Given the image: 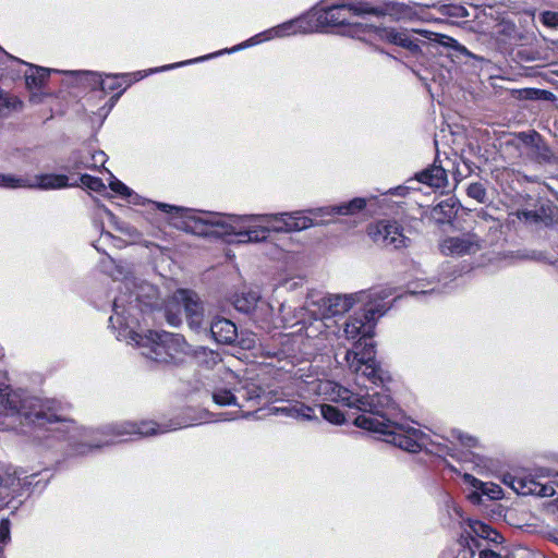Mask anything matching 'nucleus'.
Instances as JSON below:
<instances>
[{
	"mask_svg": "<svg viewBox=\"0 0 558 558\" xmlns=\"http://www.w3.org/2000/svg\"><path fill=\"white\" fill-rule=\"evenodd\" d=\"M0 410L5 411L7 416L17 420L22 426H33L38 439L41 438L38 432L43 428L54 434L70 428L69 425L64 428L56 426L64 421L56 413L50 401L27 396L23 391H12L3 383L0 384Z\"/></svg>",
	"mask_w": 558,
	"mask_h": 558,
	"instance_id": "obj_1",
	"label": "nucleus"
},
{
	"mask_svg": "<svg viewBox=\"0 0 558 558\" xmlns=\"http://www.w3.org/2000/svg\"><path fill=\"white\" fill-rule=\"evenodd\" d=\"M120 294L113 301V315L109 323L119 325L120 329L137 328L140 319L153 310L158 291L155 286L138 279L134 275H126L119 287Z\"/></svg>",
	"mask_w": 558,
	"mask_h": 558,
	"instance_id": "obj_2",
	"label": "nucleus"
},
{
	"mask_svg": "<svg viewBox=\"0 0 558 558\" xmlns=\"http://www.w3.org/2000/svg\"><path fill=\"white\" fill-rule=\"evenodd\" d=\"M119 336L134 343L143 356L157 363L178 362L190 350L181 335L163 330L140 332L136 328H125L120 330Z\"/></svg>",
	"mask_w": 558,
	"mask_h": 558,
	"instance_id": "obj_3",
	"label": "nucleus"
},
{
	"mask_svg": "<svg viewBox=\"0 0 558 558\" xmlns=\"http://www.w3.org/2000/svg\"><path fill=\"white\" fill-rule=\"evenodd\" d=\"M354 408L364 412L354 420V425L359 428L379 433L393 427V421L398 413V408L392 398L386 391L368 390L365 393H357Z\"/></svg>",
	"mask_w": 558,
	"mask_h": 558,
	"instance_id": "obj_4",
	"label": "nucleus"
},
{
	"mask_svg": "<svg viewBox=\"0 0 558 558\" xmlns=\"http://www.w3.org/2000/svg\"><path fill=\"white\" fill-rule=\"evenodd\" d=\"M193 226L191 230L201 235L211 233L210 228H220L223 233L235 234L236 236H247V240H238V243H252L265 241L270 232L268 227H250L243 231H236L233 220L229 221L216 213H209L205 216L192 217Z\"/></svg>",
	"mask_w": 558,
	"mask_h": 558,
	"instance_id": "obj_5",
	"label": "nucleus"
},
{
	"mask_svg": "<svg viewBox=\"0 0 558 558\" xmlns=\"http://www.w3.org/2000/svg\"><path fill=\"white\" fill-rule=\"evenodd\" d=\"M185 312L192 329L198 330L204 323V307L196 293L189 290H178L166 306V319L171 326L182 322L181 311Z\"/></svg>",
	"mask_w": 558,
	"mask_h": 558,
	"instance_id": "obj_6",
	"label": "nucleus"
},
{
	"mask_svg": "<svg viewBox=\"0 0 558 558\" xmlns=\"http://www.w3.org/2000/svg\"><path fill=\"white\" fill-rule=\"evenodd\" d=\"M361 313L351 316L343 327L344 336L348 340L355 341L353 349L362 350L367 339L373 337L375 328V315H383L386 311L385 305H373L369 301Z\"/></svg>",
	"mask_w": 558,
	"mask_h": 558,
	"instance_id": "obj_7",
	"label": "nucleus"
},
{
	"mask_svg": "<svg viewBox=\"0 0 558 558\" xmlns=\"http://www.w3.org/2000/svg\"><path fill=\"white\" fill-rule=\"evenodd\" d=\"M410 232V230H407ZM368 235L383 247L399 250L407 247L410 238L405 229L397 220H380L368 228Z\"/></svg>",
	"mask_w": 558,
	"mask_h": 558,
	"instance_id": "obj_8",
	"label": "nucleus"
},
{
	"mask_svg": "<svg viewBox=\"0 0 558 558\" xmlns=\"http://www.w3.org/2000/svg\"><path fill=\"white\" fill-rule=\"evenodd\" d=\"M238 220H262L270 223L268 227L274 232H296L314 226L313 218L303 211L281 213L277 215H252L238 218Z\"/></svg>",
	"mask_w": 558,
	"mask_h": 558,
	"instance_id": "obj_9",
	"label": "nucleus"
},
{
	"mask_svg": "<svg viewBox=\"0 0 558 558\" xmlns=\"http://www.w3.org/2000/svg\"><path fill=\"white\" fill-rule=\"evenodd\" d=\"M345 361L353 373L361 374L374 384L383 381L381 369L375 360L373 343H365L362 350H348Z\"/></svg>",
	"mask_w": 558,
	"mask_h": 558,
	"instance_id": "obj_10",
	"label": "nucleus"
},
{
	"mask_svg": "<svg viewBox=\"0 0 558 558\" xmlns=\"http://www.w3.org/2000/svg\"><path fill=\"white\" fill-rule=\"evenodd\" d=\"M372 294L365 291L352 294H331L322 298L318 301L322 319L348 312L355 303H366L371 301Z\"/></svg>",
	"mask_w": 558,
	"mask_h": 558,
	"instance_id": "obj_11",
	"label": "nucleus"
},
{
	"mask_svg": "<svg viewBox=\"0 0 558 558\" xmlns=\"http://www.w3.org/2000/svg\"><path fill=\"white\" fill-rule=\"evenodd\" d=\"M378 434L385 435L386 441L409 452H417L422 449L424 434L410 426H404L393 421V427L387 430H380Z\"/></svg>",
	"mask_w": 558,
	"mask_h": 558,
	"instance_id": "obj_12",
	"label": "nucleus"
},
{
	"mask_svg": "<svg viewBox=\"0 0 558 558\" xmlns=\"http://www.w3.org/2000/svg\"><path fill=\"white\" fill-rule=\"evenodd\" d=\"M483 248V240L477 232H466L454 236L445 238L439 250L447 256H463L476 254Z\"/></svg>",
	"mask_w": 558,
	"mask_h": 558,
	"instance_id": "obj_13",
	"label": "nucleus"
},
{
	"mask_svg": "<svg viewBox=\"0 0 558 558\" xmlns=\"http://www.w3.org/2000/svg\"><path fill=\"white\" fill-rule=\"evenodd\" d=\"M353 11L356 14H372V15H384L385 11L377 7H372L367 3L359 5H336L325 11L324 16L320 19L331 25H342L349 22V15Z\"/></svg>",
	"mask_w": 558,
	"mask_h": 558,
	"instance_id": "obj_14",
	"label": "nucleus"
},
{
	"mask_svg": "<svg viewBox=\"0 0 558 558\" xmlns=\"http://www.w3.org/2000/svg\"><path fill=\"white\" fill-rule=\"evenodd\" d=\"M157 425L154 422H142L141 424L124 422L109 426L106 434L112 436L140 435L150 436L157 434Z\"/></svg>",
	"mask_w": 558,
	"mask_h": 558,
	"instance_id": "obj_15",
	"label": "nucleus"
},
{
	"mask_svg": "<svg viewBox=\"0 0 558 558\" xmlns=\"http://www.w3.org/2000/svg\"><path fill=\"white\" fill-rule=\"evenodd\" d=\"M463 480L475 489L468 496L473 504H480L483 495H486L492 500L500 498L501 489L498 485L484 483L468 473L463 475Z\"/></svg>",
	"mask_w": 558,
	"mask_h": 558,
	"instance_id": "obj_16",
	"label": "nucleus"
},
{
	"mask_svg": "<svg viewBox=\"0 0 558 558\" xmlns=\"http://www.w3.org/2000/svg\"><path fill=\"white\" fill-rule=\"evenodd\" d=\"M366 206V199L362 197L353 198L348 203H343L337 206H327L311 209L310 214L314 217H324L328 215H353L362 210Z\"/></svg>",
	"mask_w": 558,
	"mask_h": 558,
	"instance_id": "obj_17",
	"label": "nucleus"
},
{
	"mask_svg": "<svg viewBox=\"0 0 558 558\" xmlns=\"http://www.w3.org/2000/svg\"><path fill=\"white\" fill-rule=\"evenodd\" d=\"M302 23L303 22L301 20H294V21H289V22L282 23L276 27H272V28L251 38L250 45L257 44L263 40H268V39L275 38V37H284V36H289V35H293V34L303 32L304 27L302 26Z\"/></svg>",
	"mask_w": 558,
	"mask_h": 558,
	"instance_id": "obj_18",
	"label": "nucleus"
},
{
	"mask_svg": "<svg viewBox=\"0 0 558 558\" xmlns=\"http://www.w3.org/2000/svg\"><path fill=\"white\" fill-rule=\"evenodd\" d=\"M211 337L222 344H231L238 338L235 325L227 318H216L210 324Z\"/></svg>",
	"mask_w": 558,
	"mask_h": 558,
	"instance_id": "obj_19",
	"label": "nucleus"
},
{
	"mask_svg": "<svg viewBox=\"0 0 558 558\" xmlns=\"http://www.w3.org/2000/svg\"><path fill=\"white\" fill-rule=\"evenodd\" d=\"M375 33L379 39L400 46L412 52H417L420 50L417 43L412 40L405 32L397 31L395 28H377Z\"/></svg>",
	"mask_w": 558,
	"mask_h": 558,
	"instance_id": "obj_20",
	"label": "nucleus"
},
{
	"mask_svg": "<svg viewBox=\"0 0 558 558\" xmlns=\"http://www.w3.org/2000/svg\"><path fill=\"white\" fill-rule=\"evenodd\" d=\"M68 177L64 174H41L28 177L27 189L56 190L66 187Z\"/></svg>",
	"mask_w": 558,
	"mask_h": 558,
	"instance_id": "obj_21",
	"label": "nucleus"
},
{
	"mask_svg": "<svg viewBox=\"0 0 558 558\" xmlns=\"http://www.w3.org/2000/svg\"><path fill=\"white\" fill-rule=\"evenodd\" d=\"M324 392L329 396V399L335 402H341L349 408H354L356 395L348 388L332 381H327L322 387Z\"/></svg>",
	"mask_w": 558,
	"mask_h": 558,
	"instance_id": "obj_22",
	"label": "nucleus"
},
{
	"mask_svg": "<svg viewBox=\"0 0 558 558\" xmlns=\"http://www.w3.org/2000/svg\"><path fill=\"white\" fill-rule=\"evenodd\" d=\"M504 483L508 484L515 493L521 495H537L541 483L530 477H519L511 474L504 476Z\"/></svg>",
	"mask_w": 558,
	"mask_h": 558,
	"instance_id": "obj_23",
	"label": "nucleus"
},
{
	"mask_svg": "<svg viewBox=\"0 0 558 558\" xmlns=\"http://www.w3.org/2000/svg\"><path fill=\"white\" fill-rule=\"evenodd\" d=\"M416 179L430 186L440 189L447 184V173L441 166L433 165L429 168L423 170L416 174Z\"/></svg>",
	"mask_w": 558,
	"mask_h": 558,
	"instance_id": "obj_24",
	"label": "nucleus"
},
{
	"mask_svg": "<svg viewBox=\"0 0 558 558\" xmlns=\"http://www.w3.org/2000/svg\"><path fill=\"white\" fill-rule=\"evenodd\" d=\"M71 74H75L80 76L81 81H84L90 86L92 88H95L96 86H99L102 92H112L116 88L120 87V84L116 81L112 82H106L101 78V76L98 73L95 72H70ZM117 77L114 76L113 80Z\"/></svg>",
	"mask_w": 558,
	"mask_h": 558,
	"instance_id": "obj_25",
	"label": "nucleus"
},
{
	"mask_svg": "<svg viewBox=\"0 0 558 558\" xmlns=\"http://www.w3.org/2000/svg\"><path fill=\"white\" fill-rule=\"evenodd\" d=\"M277 411H280L282 413H286L288 416L302 421H310L316 418L314 409L303 403H295L289 407L280 408L277 409Z\"/></svg>",
	"mask_w": 558,
	"mask_h": 558,
	"instance_id": "obj_26",
	"label": "nucleus"
},
{
	"mask_svg": "<svg viewBox=\"0 0 558 558\" xmlns=\"http://www.w3.org/2000/svg\"><path fill=\"white\" fill-rule=\"evenodd\" d=\"M259 300V295L254 291L243 292L235 296L234 299V307L243 313H250L255 308L257 302Z\"/></svg>",
	"mask_w": 558,
	"mask_h": 558,
	"instance_id": "obj_27",
	"label": "nucleus"
},
{
	"mask_svg": "<svg viewBox=\"0 0 558 558\" xmlns=\"http://www.w3.org/2000/svg\"><path fill=\"white\" fill-rule=\"evenodd\" d=\"M521 136L526 145H530L536 149V151L538 154L539 161L549 160L550 151H549L548 147L542 143V140H541V136L538 133L534 132L530 135L522 133Z\"/></svg>",
	"mask_w": 558,
	"mask_h": 558,
	"instance_id": "obj_28",
	"label": "nucleus"
},
{
	"mask_svg": "<svg viewBox=\"0 0 558 558\" xmlns=\"http://www.w3.org/2000/svg\"><path fill=\"white\" fill-rule=\"evenodd\" d=\"M21 108L22 102L15 96L0 93V118H5Z\"/></svg>",
	"mask_w": 558,
	"mask_h": 558,
	"instance_id": "obj_29",
	"label": "nucleus"
},
{
	"mask_svg": "<svg viewBox=\"0 0 558 558\" xmlns=\"http://www.w3.org/2000/svg\"><path fill=\"white\" fill-rule=\"evenodd\" d=\"M28 177H17L13 174L0 173V187L4 189H27Z\"/></svg>",
	"mask_w": 558,
	"mask_h": 558,
	"instance_id": "obj_30",
	"label": "nucleus"
},
{
	"mask_svg": "<svg viewBox=\"0 0 558 558\" xmlns=\"http://www.w3.org/2000/svg\"><path fill=\"white\" fill-rule=\"evenodd\" d=\"M320 412L323 417L332 424H341L344 422L343 413L333 405L323 404L320 405Z\"/></svg>",
	"mask_w": 558,
	"mask_h": 558,
	"instance_id": "obj_31",
	"label": "nucleus"
},
{
	"mask_svg": "<svg viewBox=\"0 0 558 558\" xmlns=\"http://www.w3.org/2000/svg\"><path fill=\"white\" fill-rule=\"evenodd\" d=\"M213 400L218 405H231L236 403L235 396L228 389H216L213 392Z\"/></svg>",
	"mask_w": 558,
	"mask_h": 558,
	"instance_id": "obj_32",
	"label": "nucleus"
},
{
	"mask_svg": "<svg viewBox=\"0 0 558 558\" xmlns=\"http://www.w3.org/2000/svg\"><path fill=\"white\" fill-rule=\"evenodd\" d=\"M435 36H436L435 40L438 44H440L441 46L452 48L462 54H466V56L471 54L469 52V50L464 46L459 44L454 38L446 36V35H441V34H435Z\"/></svg>",
	"mask_w": 558,
	"mask_h": 558,
	"instance_id": "obj_33",
	"label": "nucleus"
},
{
	"mask_svg": "<svg viewBox=\"0 0 558 558\" xmlns=\"http://www.w3.org/2000/svg\"><path fill=\"white\" fill-rule=\"evenodd\" d=\"M35 73L26 74L27 85H41L49 76L50 70L45 68H34Z\"/></svg>",
	"mask_w": 558,
	"mask_h": 558,
	"instance_id": "obj_34",
	"label": "nucleus"
},
{
	"mask_svg": "<svg viewBox=\"0 0 558 558\" xmlns=\"http://www.w3.org/2000/svg\"><path fill=\"white\" fill-rule=\"evenodd\" d=\"M80 180L84 186L92 191L101 192L106 190V185L99 178L92 177L89 174H83Z\"/></svg>",
	"mask_w": 558,
	"mask_h": 558,
	"instance_id": "obj_35",
	"label": "nucleus"
},
{
	"mask_svg": "<svg viewBox=\"0 0 558 558\" xmlns=\"http://www.w3.org/2000/svg\"><path fill=\"white\" fill-rule=\"evenodd\" d=\"M466 193L470 197L480 203H484L486 201V190L482 183H471L466 189Z\"/></svg>",
	"mask_w": 558,
	"mask_h": 558,
	"instance_id": "obj_36",
	"label": "nucleus"
},
{
	"mask_svg": "<svg viewBox=\"0 0 558 558\" xmlns=\"http://www.w3.org/2000/svg\"><path fill=\"white\" fill-rule=\"evenodd\" d=\"M474 532L478 534L481 537L488 538L492 541H496L498 533L493 531L488 525L477 522L474 527Z\"/></svg>",
	"mask_w": 558,
	"mask_h": 558,
	"instance_id": "obj_37",
	"label": "nucleus"
},
{
	"mask_svg": "<svg viewBox=\"0 0 558 558\" xmlns=\"http://www.w3.org/2000/svg\"><path fill=\"white\" fill-rule=\"evenodd\" d=\"M539 20L547 27H550V28L558 27V12L544 11L541 13Z\"/></svg>",
	"mask_w": 558,
	"mask_h": 558,
	"instance_id": "obj_38",
	"label": "nucleus"
},
{
	"mask_svg": "<svg viewBox=\"0 0 558 558\" xmlns=\"http://www.w3.org/2000/svg\"><path fill=\"white\" fill-rule=\"evenodd\" d=\"M305 283V278L304 277H291V278H286L281 281V286L286 289V290H289V291H293V290H296L299 288H302Z\"/></svg>",
	"mask_w": 558,
	"mask_h": 558,
	"instance_id": "obj_39",
	"label": "nucleus"
},
{
	"mask_svg": "<svg viewBox=\"0 0 558 558\" xmlns=\"http://www.w3.org/2000/svg\"><path fill=\"white\" fill-rule=\"evenodd\" d=\"M109 185H110V189H111L113 192H116V193H118V194H120V195H122V196L128 197V196H130V195H131V192H132V191H131V190H130V189H129L124 183H122L121 181H119V180H117V179H113V180L110 182V184H109Z\"/></svg>",
	"mask_w": 558,
	"mask_h": 558,
	"instance_id": "obj_40",
	"label": "nucleus"
},
{
	"mask_svg": "<svg viewBox=\"0 0 558 558\" xmlns=\"http://www.w3.org/2000/svg\"><path fill=\"white\" fill-rule=\"evenodd\" d=\"M517 217L520 220L530 221V222H538L541 220V216L537 211L534 210H518Z\"/></svg>",
	"mask_w": 558,
	"mask_h": 558,
	"instance_id": "obj_41",
	"label": "nucleus"
},
{
	"mask_svg": "<svg viewBox=\"0 0 558 558\" xmlns=\"http://www.w3.org/2000/svg\"><path fill=\"white\" fill-rule=\"evenodd\" d=\"M453 436L460 440V442L463 445V446H466V447H475L477 445V439L472 437V436H469V435H465L461 432H457V430H453L452 432Z\"/></svg>",
	"mask_w": 558,
	"mask_h": 558,
	"instance_id": "obj_42",
	"label": "nucleus"
},
{
	"mask_svg": "<svg viewBox=\"0 0 558 558\" xmlns=\"http://www.w3.org/2000/svg\"><path fill=\"white\" fill-rule=\"evenodd\" d=\"M10 539V521L2 519L0 521V543H7Z\"/></svg>",
	"mask_w": 558,
	"mask_h": 558,
	"instance_id": "obj_43",
	"label": "nucleus"
},
{
	"mask_svg": "<svg viewBox=\"0 0 558 558\" xmlns=\"http://www.w3.org/2000/svg\"><path fill=\"white\" fill-rule=\"evenodd\" d=\"M537 495L542 497H551L555 495V488L553 485L541 483L539 492L537 493Z\"/></svg>",
	"mask_w": 558,
	"mask_h": 558,
	"instance_id": "obj_44",
	"label": "nucleus"
},
{
	"mask_svg": "<svg viewBox=\"0 0 558 558\" xmlns=\"http://www.w3.org/2000/svg\"><path fill=\"white\" fill-rule=\"evenodd\" d=\"M280 314L282 316V322L284 326H294L299 324V320L294 322L293 318L289 316V313H287V307L284 305H281Z\"/></svg>",
	"mask_w": 558,
	"mask_h": 558,
	"instance_id": "obj_45",
	"label": "nucleus"
},
{
	"mask_svg": "<svg viewBox=\"0 0 558 558\" xmlns=\"http://www.w3.org/2000/svg\"><path fill=\"white\" fill-rule=\"evenodd\" d=\"M157 207L165 211V213H170L172 210H175V211H180V210H183V208H180V207H175V206H172V205H169V204H166V203H158L157 204Z\"/></svg>",
	"mask_w": 558,
	"mask_h": 558,
	"instance_id": "obj_46",
	"label": "nucleus"
},
{
	"mask_svg": "<svg viewBox=\"0 0 558 558\" xmlns=\"http://www.w3.org/2000/svg\"><path fill=\"white\" fill-rule=\"evenodd\" d=\"M483 221H486V222H492V226L489 227V229H498L499 225L498 222L493 219L492 217H489L487 214L483 213L482 216H478Z\"/></svg>",
	"mask_w": 558,
	"mask_h": 558,
	"instance_id": "obj_47",
	"label": "nucleus"
},
{
	"mask_svg": "<svg viewBox=\"0 0 558 558\" xmlns=\"http://www.w3.org/2000/svg\"><path fill=\"white\" fill-rule=\"evenodd\" d=\"M480 558H501V556L493 550H482L480 553Z\"/></svg>",
	"mask_w": 558,
	"mask_h": 558,
	"instance_id": "obj_48",
	"label": "nucleus"
},
{
	"mask_svg": "<svg viewBox=\"0 0 558 558\" xmlns=\"http://www.w3.org/2000/svg\"><path fill=\"white\" fill-rule=\"evenodd\" d=\"M208 57H202V58H198V59H195L193 61H185V62H181V63H177V64H173V65H166V66H162L160 68V70H168V69H172L174 66H180V65H183V64H189L191 62H197V61H201V60H205L207 59Z\"/></svg>",
	"mask_w": 558,
	"mask_h": 558,
	"instance_id": "obj_49",
	"label": "nucleus"
},
{
	"mask_svg": "<svg viewBox=\"0 0 558 558\" xmlns=\"http://www.w3.org/2000/svg\"><path fill=\"white\" fill-rule=\"evenodd\" d=\"M93 159L95 162H99V163L104 165L106 161V155L104 151H98L93 155Z\"/></svg>",
	"mask_w": 558,
	"mask_h": 558,
	"instance_id": "obj_50",
	"label": "nucleus"
},
{
	"mask_svg": "<svg viewBox=\"0 0 558 558\" xmlns=\"http://www.w3.org/2000/svg\"><path fill=\"white\" fill-rule=\"evenodd\" d=\"M110 444H113V441H112V440H107V441H105V442H102V444L97 442V444L92 445V447L100 448V447H102L104 445H110Z\"/></svg>",
	"mask_w": 558,
	"mask_h": 558,
	"instance_id": "obj_51",
	"label": "nucleus"
},
{
	"mask_svg": "<svg viewBox=\"0 0 558 558\" xmlns=\"http://www.w3.org/2000/svg\"><path fill=\"white\" fill-rule=\"evenodd\" d=\"M461 13L459 14V16H468V12L465 9L461 8Z\"/></svg>",
	"mask_w": 558,
	"mask_h": 558,
	"instance_id": "obj_52",
	"label": "nucleus"
},
{
	"mask_svg": "<svg viewBox=\"0 0 558 558\" xmlns=\"http://www.w3.org/2000/svg\"><path fill=\"white\" fill-rule=\"evenodd\" d=\"M313 327H314V326H310V327H307V328H306V335H307L308 337H312V336H313V335H312V332H311V329H312Z\"/></svg>",
	"mask_w": 558,
	"mask_h": 558,
	"instance_id": "obj_53",
	"label": "nucleus"
},
{
	"mask_svg": "<svg viewBox=\"0 0 558 558\" xmlns=\"http://www.w3.org/2000/svg\"><path fill=\"white\" fill-rule=\"evenodd\" d=\"M444 208V205L442 204H439L434 210L437 211L438 209H442Z\"/></svg>",
	"mask_w": 558,
	"mask_h": 558,
	"instance_id": "obj_54",
	"label": "nucleus"
},
{
	"mask_svg": "<svg viewBox=\"0 0 558 558\" xmlns=\"http://www.w3.org/2000/svg\"><path fill=\"white\" fill-rule=\"evenodd\" d=\"M251 343H254V339H251V340H250V343L244 344V345H245L246 348H251Z\"/></svg>",
	"mask_w": 558,
	"mask_h": 558,
	"instance_id": "obj_55",
	"label": "nucleus"
},
{
	"mask_svg": "<svg viewBox=\"0 0 558 558\" xmlns=\"http://www.w3.org/2000/svg\"><path fill=\"white\" fill-rule=\"evenodd\" d=\"M316 322H317L318 326H323L324 325L322 319H316Z\"/></svg>",
	"mask_w": 558,
	"mask_h": 558,
	"instance_id": "obj_56",
	"label": "nucleus"
},
{
	"mask_svg": "<svg viewBox=\"0 0 558 558\" xmlns=\"http://www.w3.org/2000/svg\"><path fill=\"white\" fill-rule=\"evenodd\" d=\"M238 240H247V236H238Z\"/></svg>",
	"mask_w": 558,
	"mask_h": 558,
	"instance_id": "obj_57",
	"label": "nucleus"
},
{
	"mask_svg": "<svg viewBox=\"0 0 558 558\" xmlns=\"http://www.w3.org/2000/svg\"><path fill=\"white\" fill-rule=\"evenodd\" d=\"M551 472L549 470L546 471V476H551Z\"/></svg>",
	"mask_w": 558,
	"mask_h": 558,
	"instance_id": "obj_58",
	"label": "nucleus"
},
{
	"mask_svg": "<svg viewBox=\"0 0 558 558\" xmlns=\"http://www.w3.org/2000/svg\"><path fill=\"white\" fill-rule=\"evenodd\" d=\"M107 214H108L110 217H112V218H113V215H112V213H111V211L107 210Z\"/></svg>",
	"mask_w": 558,
	"mask_h": 558,
	"instance_id": "obj_59",
	"label": "nucleus"
},
{
	"mask_svg": "<svg viewBox=\"0 0 558 558\" xmlns=\"http://www.w3.org/2000/svg\"><path fill=\"white\" fill-rule=\"evenodd\" d=\"M241 46L236 47V48H232L231 51H235L240 48Z\"/></svg>",
	"mask_w": 558,
	"mask_h": 558,
	"instance_id": "obj_60",
	"label": "nucleus"
}]
</instances>
